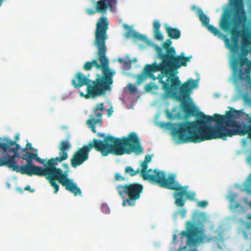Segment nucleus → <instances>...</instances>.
<instances>
[{
    "label": "nucleus",
    "instance_id": "nucleus-52",
    "mask_svg": "<svg viewBox=\"0 0 251 251\" xmlns=\"http://www.w3.org/2000/svg\"><path fill=\"white\" fill-rule=\"evenodd\" d=\"M5 0H0V6H1L2 3Z\"/></svg>",
    "mask_w": 251,
    "mask_h": 251
},
{
    "label": "nucleus",
    "instance_id": "nucleus-47",
    "mask_svg": "<svg viewBox=\"0 0 251 251\" xmlns=\"http://www.w3.org/2000/svg\"><path fill=\"white\" fill-rule=\"evenodd\" d=\"M118 61L120 63H124V60L123 59H122V58H119L118 59Z\"/></svg>",
    "mask_w": 251,
    "mask_h": 251
},
{
    "label": "nucleus",
    "instance_id": "nucleus-40",
    "mask_svg": "<svg viewBox=\"0 0 251 251\" xmlns=\"http://www.w3.org/2000/svg\"><path fill=\"white\" fill-rule=\"evenodd\" d=\"M151 156L148 154L146 155L144 161L148 163L151 161Z\"/></svg>",
    "mask_w": 251,
    "mask_h": 251
},
{
    "label": "nucleus",
    "instance_id": "nucleus-57",
    "mask_svg": "<svg viewBox=\"0 0 251 251\" xmlns=\"http://www.w3.org/2000/svg\"><path fill=\"white\" fill-rule=\"evenodd\" d=\"M247 251H250V250H247Z\"/></svg>",
    "mask_w": 251,
    "mask_h": 251
},
{
    "label": "nucleus",
    "instance_id": "nucleus-13",
    "mask_svg": "<svg viewBox=\"0 0 251 251\" xmlns=\"http://www.w3.org/2000/svg\"><path fill=\"white\" fill-rule=\"evenodd\" d=\"M142 169L140 172L141 176L144 180H147L152 183L157 184L160 187H163L165 184L168 180V178L166 177V174L164 172L159 171L155 169L153 172V174H150L152 170L150 169L147 170L148 167V163L143 161L141 163Z\"/></svg>",
    "mask_w": 251,
    "mask_h": 251
},
{
    "label": "nucleus",
    "instance_id": "nucleus-18",
    "mask_svg": "<svg viewBox=\"0 0 251 251\" xmlns=\"http://www.w3.org/2000/svg\"><path fill=\"white\" fill-rule=\"evenodd\" d=\"M90 119L87 121V124L89 125L92 131L94 133L96 132L95 124L101 123V114L98 113V111H95L94 113L90 115Z\"/></svg>",
    "mask_w": 251,
    "mask_h": 251
},
{
    "label": "nucleus",
    "instance_id": "nucleus-55",
    "mask_svg": "<svg viewBox=\"0 0 251 251\" xmlns=\"http://www.w3.org/2000/svg\"><path fill=\"white\" fill-rule=\"evenodd\" d=\"M173 110H176V108H173Z\"/></svg>",
    "mask_w": 251,
    "mask_h": 251
},
{
    "label": "nucleus",
    "instance_id": "nucleus-53",
    "mask_svg": "<svg viewBox=\"0 0 251 251\" xmlns=\"http://www.w3.org/2000/svg\"><path fill=\"white\" fill-rule=\"evenodd\" d=\"M17 190L20 192H22V189L21 188H17Z\"/></svg>",
    "mask_w": 251,
    "mask_h": 251
},
{
    "label": "nucleus",
    "instance_id": "nucleus-29",
    "mask_svg": "<svg viewBox=\"0 0 251 251\" xmlns=\"http://www.w3.org/2000/svg\"><path fill=\"white\" fill-rule=\"evenodd\" d=\"M245 190L248 193L251 194V174L247 180Z\"/></svg>",
    "mask_w": 251,
    "mask_h": 251
},
{
    "label": "nucleus",
    "instance_id": "nucleus-37",
    "mask_svg": "<svg viewBox=\"0 0 251 251\" xmlns=\"http://www.w3.org/2000/svg\"><path fill=\"white\" fill-rule=\"evenodd\" d=\"M28 150H33V148L32 147V145H31V143H27L26 145L25 148L22 149L21 152L28 151H27Z\"/></svg>",
    "mask_w": 251,
    "mask_h": 251
},
{
    "label": "nucleus",
    "instance_id": "nucleus-54",
    "mask_svg": "<svg viewBox=\"0 0 251 251\" xmlns=\"http://www.w3.org/2000/svg\"><path fill=\"white\" fill-rule=\"evenodd\" d=\"M228 108L229 109V110H235L234 108H231L230 107H228Z\"/></svg>",
    "mask_w": 251,
    "mask_h": 251
},
{
    "label": "nucleus",
    "instance_id": "nucleus-48",
    "mask_svg": "<svg viewBox=\"0 0 251 251\" xmlns=\"http://www.w3.org/2000/svg\"><path fill=\"white\" fill-rule=\"evenodd\" d=\"M19 139V135H16V136H15V141L16 142V141H18Z\"/></svg>",
    "mask_w": 251,
    "mask_h": 251
},
{
    "label": "nucleus",
    "instance_id": "nucleus-27",
    "mask_svg": "<svg viewBox=\"0 0 251 251\" xmlns=\"http://www.w3.org/2000/svg\"><path fill=\"white\" fill-rule=\"evenodd\" d=\"M208 30L211 31L213 34L215 36H218L219 37H221L222 35V33H221L219 29H218L217 27H214L212 25H208L206 26Z\"/></svg>",
    "mask_w": 251,
    "mask_h": 251
},
{
    "label": "nucleus",
    "instance_id": "nucleus-46",
    "mask_svg": "<svg viewBox=\"0 0 251 251\" xmlns=\"http://www.w3.org/2000/svg\"><path fill=\"white\" fill-rule=\"evenodd\" d=\"M247 219L251 221V215L250 214H248L247 216Z\"/></svg>",
    "mask_w": 251,
    "mask_h": 251
},
{
    "label": "nucleus",
    "instance_id": "nucleus-39",
    "mask_svg": "<svg viewBox=\"0 0 251 251\" xmlns=\"http://www.w3.org/2000/svg\"><path fill=\"white\" fill-rule=\"evenodd\" d=\"M101 210L103 212H104L106 214L108 213L109 212V209L106 205H103L101 206Z\"/></svg>",
    "mask_w": 251,
    "mask_h": 251
},
{
    "label": "nucleus",
    "instance_id": "nucleus-42",
    "mask_svg": "<svg viewBox=\"0 0 251 251\" xmlns=\"http://www.w3.org/2000/svg\"><path fill=\"white\" fill-rule=\"evenodd\" d=\"M98 136L100 137H102L103 138V140L102 141L104 140V139L105 137H107V136H105V134L104 133H98ZM107 136H111V135H107Z\"/></svg>",
    "mask_w": 251,
    "mask_h": 251
},
{
    "label": "nucleus",
    "instance_id": "nucleus-1",
    "mask_svg": "<svg viewBox=\"0 0 251 251\" xmlns=\"http://www.w3.org/2000/svg\"><path fill=\"white\" fill-rule=\"evenodd\" d=\"M244 111H226L224 115L205 116L193 122L166 123V129L179 143H198L214 139L226 140L227 137L245 135L251 139V125L243 121Z\"/></svg>",
    "mask_w": 251,
    "mask_h": 251
},
{
    "label": "nucleus",
    "instance_id": "nucleus-8",
    "mask_svg": "<svg viewBox=\"0 0 251 251\" xmlns=\"http://www.w3.org/2000/svg\"><path fill=\"white\" fill-rule=\"evenodd\" d=\"M71 147V145L68 141H62L59 148L60 156L50 158V161L58 178V182L64 187L66 190L73 194L75 196H81L82 192L80 189L75 183L74 182L73 179L69 178L68 171H63L61 169L56 167L58 163L68 158V151L70 150Z\"/></svg>",
    "mask_w": 251,
    "mask_h": 251
},
{
    "label": "nucleus",
    "instance_id": "nucleus-43",
    "mask_svg": "<svg viewBox=\"0 0 251 251\" xmlns=\"http://www.w3.org/2000/svg\"><path fill=\"white\" fill-rule=\"evenodd\" d=\"M24 190H28V191H29L30 192H33L34 191L33 190H31V188H30V187L29 185H27L25 188H24Z\"/></svg>",
    "mask_w": 251,
    "mask_h": 251
},
{
    "label": "nucleus",
    "instance_id": "nucleus-35",
    "mask_svg": "<svg viewBox=\"0 0 251 251\" xmlns=\"http://www.w3.org/2000/svg\"><path fill=\"white\" fill-rule=\"evenodd\" d=\"M153 25L154 31L160 30L161 25L158 21H154L153 24Z\"/></svg>",
    "mask_w": 251,
    "mask_h": 251
},
{
    "label": "nucleus",
    "instance_id": "nucleus-14",
    "mask_svg": "<svg viewBox=\"0 0 251 251\" xmlns=\"http://www.w3.org/2000/svg\"><path fill=\"white\" fill-rule=\"evenodd\" d=\"M186 230L182 231L180 234L181 235V239L184 237L187 238V245L192 246L196 245L198 243L203 242L206 238L204 235H200L201 232L198 226L190 221L186 223Z\"/></svg>",
    "mask_w": 251,
    "mask_h": 251
},
{
    "label": "nucleus",
    "instance_id": "nucleus-10",
    "mask_svg": "<svg viewBox=\"0 0 251 251\" xmlns=\"http://www.w3.org/2000/svg\"><path fill=\"white\" fill-rule=\"evenodd\" d=\"M245 49L242 48V52L244 56H240L239 60L233 59L231 66L233 72V77L236 80H246L247 81L250 82L251 60H249L246 57L249 50Z\"/></svg>",
    "mask_w": 251,
    "mask_h": 251
},
{
    "label": "nucleus",
    "instance_id": "nucleus-38",
    "mask_svg": "<svg viewBox=\"0 0 251 251\" xmlns=\"http://www.w3.org/2000/svg\"><path fill=\"white\" fill-rule=\"evenodd\" d=\"M208 205V202L206 201H199L197 205L202 208H205Z\"/></svg>",
    "mask_w": 251,
    "mask_h": 251
},
{
    "label": "nucleus",
    "instance_id": "nucleus-5",
    "mask_svg": "<svg viewBox=\"0 0 251 251\" xmlns=\"http://www.w3.org/2000/svg\"><path fill=\"white\" fill-rule=\"evenodd\" d=\"M232 7V19H230V11L226 9L220 21V27L224 31L229 32L231 40L225 38L226 46L232 52H235L239 48V40L241 37V46L248 48L251 44V33L245 29L247 19L246 12L242 0H229Z\"/></svg>",
    "mask_w": 251,
    "mask_h": 251
},
{
    "label": "nucleus",
    "instance_id": "nucleus-4",
    "mask_svg": "<svg viewBox=\"0 0 251 251\" xmlns=\"http://www.w3.org/2000/svg\"><path fill=\"white\" fill-rule=\"evenodd\" d=\"M107 19L105 17H101L96 24L95 32V40L93 45L97 49L95 55L97 57L92 61H87L83 65L85 71H90L93 67L100 69L101 71L102 75L94 80V86L91 88L97 89L98 91L105 90L107 87L112 89L113 83V77L116 72L109 68V61L106 57L107 47L106 40L108 39L107 31L108 29ZM91 88L90 86L88 89Z\"/></svg>",
    "mask_w": 251,
    "mask_h": 251
},
{
    "label": "nucleus",
    "instance_id": "nucleus-41",
    "mask_svg": "<svg viewBox=\"0 0 251 251\" xmlns=\"http://www.w3.org/2000/svg\"><path fill=\"white\" fill-rule=\"evenodd\" d=\"M182 111L185 113H188V114H195V113H199V112H200V111Z\"/></svg>",
    "mask_w": 251,
    "mask_h": 251
},
{
    "label": "nucleus",
    "instance_id": "nucleus-12",
    "mask_svg": "<svg viewBox=\"0 0 251 251\" xmlns=\"http://www.w3.org/2000/svg\"><path fill=\"white\" fill-rule=\"evenodd\" d=\"M72 84L75 88H79L83 85L87 86V93L84 94L83 92L80 93V96L82 97H84L86 99L90 98H94L98 96H100L104 95L107 91H110L111 88L107 87L105 90H101L98 91L97 89L94 88L88 89L90 86L92 87L94 86V80L89 79L86 76L84 75L80 72H78L76 74L75 77L72 80Z\"/></svg>",
    "mask_w": 251,
    "mask_h": 251
},
{
    "label": "nucleus",
    "instance_id": "nucleus-7",
    "mask_svg": "<svg viewBox=\"0 0 251 251\" xmlns=\"http://www.w3.org/2000/svg\"><path fill=\"white\" fill-rule=\"evenodd\" d=\"M33 159H24V160H26V164L21 166L18 165L17 162H12V164L10 163V169L13 171L29 176L35 175L39 176H45L51 186L54 189V193L56 194L59 190V185L56 182L58 181V178L50 159L45 161L43 164L44 168L34 165L33 164Z\"/></svg>",
    "mask_w": 251,
    "mask_h": 251
},
{
    "label": "nucleus",
    "instance_id": "nucleus-22",
    "mask_svg": "<svg viewBox=\"0 0 251 251\" xmlns=\"http://www.w3.org/2000/svg\"><path fill=\"white\" fill-rule=\"evenodd\" d=\"M126 36L127 38L133 36L134 38L137 40L143 41H145L147 40V37L145 35L138 33L132 30H130L127 31V32L126 33Z\"/></svg>",
    "mask_w": 251,
    "mask_h": 251
},
{
    "label": "nucleus",
    "instance_id": "nucleus-34",
    "mask_svg": "<svg viewBox=\"0 0 251 251\" xmlns=\"http://www.w3.org/2000/svg\"><path fill=\"white\" fill-rule=\"evenodd\" d=\"M127 88L132 94L135 93L137 91V88L133 84L129 83L127 85Z\"/></svg>",
    "mask_w": 251,
    "mask_h": 251
},
{
    "label": "nucleus",
    "instance_id": "nucleus-26",
    "mask_svg": "<svg viewBox=\"0 0 251 251\" xmlns=\"http://www.w3.org/2000/svg\"><path fill=\"white\" fill-rule=\"evenodd\" d=\"M125 172L129 174L131 176H134L140 172V169L138 168L136 170H134L132 167L127 166L125 168Z\"/></svg>",
    "mask_w": 251,
    "mask_h": 251
},
{
    "label": "nucleus",
    "instance_id": "nucleus-2",
    "mask_svg": "<svg viewBox=\"0 0 251 251\" xmlns=\"http://www.w3.org/2000/svg\"><path fill=\"white\" fill-rule=\"evenodd\" d=\"M159 71L163 75H159L158 78L164 90L165 97L175 98L179 101L181 110H200L190 97L192 89L198 86L197 80L189 78L181 84L178 76H175L156 62L145 66L143 74L137 76V84H140L147 77L155 79L153 73Z\"/></svg>",
    "mask_w": 251,
    "mask_h": 251
},
{
    "label": "nucleus",
    "instance_id": "nucleus-6",
    "mask_svg": "<svg viewBox=\"0 0 251 251\" xmlns=\"http://www.w3.org/2000/svg\"><path fill=\"white\" fill-rule=\"evenodd\" d=\"M172 42L170 39H167L162 44V47L154 46V49L157 57L161 60L158 63L175 76L178 73V70L181 67H186L187 63L190 61L192 56H185L184 52L177 55L174 47L171 46Z\"/></svg>",
    "mask_w": 251,
    "mask_h": 251
},
{
    "label": "nucleus",
    "instance_id": "nucleus-28",
    "mask_svg": "<svg viewBox=\"0 0 251 251\" xmlns=\"http://www.w3.org/2000/svg\"><path fill=\"white\" fill-rule=\"evenodd\" d=\"M207 241H211L214 245H216L218 247L220 248V243L222 241V239L218 237H212L208 238Z\"/></svg>",
    "mask_w": 251,
    "mask_h": 251
},
{
    "label": "nucleus",
    "instance_id": "nucleus-50",
    "mask_svg": "<svg viewBox=\"0 0 251 251\" xmlns=\"http://www.w3.org/2000/svg\"><path fill=\"white\" fill-rule=\"evenodd\" d=\"M176 234H174V235H173V240L174 241L176 240Z\"/></svg>",
    "mask_w": 251,
    "mask_h": 251
},
{
    "label": "nucleus",
    "instance_id": "nucleus-44",
    "mask_svg": "<svg viewBox=\"0 0 251 251\" xmlns=\"http://www.w3.org/2000/svg\"><path fill=\"white\" fill-rule=\"evenodd\" d=\"M114 111H107V115L108 117L110 116Z\"/></svg>",
    "mask_w": 251,
    "mask_h": 251
},
{
    "label": "nucleus",
    "instance_id": "nucleus-15",
    "mask_svg": "<svg viewBox=\"0 0 251 251\" xmlns=\"http://www.w3.org/2000/svg\"><path fill=\"white\" fill-rule=\"evenodd\" d=\"M1 146L2 150V156L4 157L6 161H9L10 163L16 162L15 158H21L22 156H20L18 153L20 146L16 143V141H12L6 138H1ZM11 163L12 164V163Z\"/></svg>",
    "mask_w": 251,
    "mask_h": 251
},
{
    "label": "nucleus",
    "instance_id": "nucleus-19",
    "mask_svg": "<svg viewBox=\"0 0 251 251\" xmlns=\"http://www.w3.org/2000/svg\"><path fill=\"white\" fill-rule=\"evenodd\" d=\"M165 28L168 34V37L173 39H178L181 35L180 31L177 28H173L168 26L167 25H164Z\"/></svg>",
    "mask_w": 251,
    "mask_h": 251
},
{
    "label": "nucleus",
    "instance_id": "nucleus-36",
    "mask_svg": "<svg viewBox=\"0 0 251 251\" xmlns=\"http://www.w3.org/2000/svg\"><path fill=\"white\" fill-rule=\"evenodd\" d=\"M243 99L246 104L248 106H251V97L248 95H245L244 96Z\"/></svg>",
    "mask_w": 251,
    "mask_h": 251
},
{
    "label": "nucleus",
    "instance_id": "nucleus-16",
    "mask_svg": "<svg viewBox=\"0 0 251 251\" xmlns=\"http://www.w3.org/2000/svg\"><path fill=\"white\" fill-rule=\"evenodd\" d=\"M116 0H99L95 5V10L88 8L86 13L89 15H93L96 13L105 14L108 8H112Z\"/></svg>",
    "mask_w": 251,
    "mask_h": 251
},
{
    "label": "nucleus",
    "instance_id": "nucleus-33",
    "mask_svg": "<svg viewBox=\"0 0 251 251\" xmlns=\"http://www.w3.org/2000/svg\"><path fill=\"white\" fill-rule=\"evenodd\" d=\"M174 111H165L167 118L170 120H174L176 118V116L174 115L173 113Z\"/></svg>",
    "mask_w": 251,
    "mask_h": 251
},
{
    "label": "nucleus",
    "instance_id": "nucleus-17",
    "mask_svg": "<svg viewBox=\"0 0 251 251\" xmlns=\"http://www.w3.org/2000/svg\"><path fill=\"white\" fill-rule=\"evenodd\" d=\"M237 196V194L234 193H231L227 196V199L229 202V208L232 211H234L237 209H239V210L240 212H244L245 211V208L236 200Z\"/></svg>",
    "mask_w": 251,
    "mask_h": 251
},
{
    "label": "nucleus",
    "instance_id": "nucleus-11",
    "mask_svg": "<svg viewBox=\"0 0 251 251\" xmlns=\"http://www.w3.org/2000/svg\"><path fill=\"white\" fill-rule=\"evenodd\" d=\"M163 188L176 191L174 194L175 202L176 206L179 207H182L185 204V200L183 198L184 196H186L187 199L193 201L196 196L195 192L187 191V186H181L176 180L175 176L173 175H171L168 177V180Z\"/></svg>",
    "mask_w": 251,
    "mask_h": 251
},
{
    "label": "nucleus",
    "instance_id": "nucleus-32",
    "mask_svg": "<svg viewBox=\"0 0 251 251\" xmlns=\"http://www.w3.org/2000/svg\"><path fill=\"white\" fill-rule=\"evenodd\" d=\"M125 179V177L122 176L120 173H116L115 174V180L117 181H124Z\"/></svg>",
    "mask_w": 251,
    "mask_h": 251
},
{
    "label": "nucleus",
    "instance_id": "nucleus-56",
    "mask_svg": "<svg viewBox=\"0 0 251 251\" xmlns=\"http://www.w3.org/2000/svg\"><path fill=\"white\" fill-rule=\"evenodd\" d=\"M250 247H250V249H251V244L250 245Z\"/></svg>",
    "mask_w": 251,
    "mask_h": 251
},
{
    "label": "nucleus",
    "instance_id": "nucleus-9",
    "mask_svg": "<svg viewBox=\"0 0 251 251\" xmlns=\"http://www.w3.org/2000/svg\"><path fill=\"white\" fill-rule=\"evenodd\" d=\"M116 189L123 200V206H134L143 192L142 184L137 183H128L118 185Z\"/></svg>",
    "mask_w": 251,
    "mask_h": 251
},
{
    "label": "nucleus",
    "instance_id": "nucleus-51",
    "mask_svg": "<svg viewBox=\"0 0 251 251\" xmlns=\"http://www.w3.org/2000/svg\"><path fill=\"white\" fill-rule=\"evenodd\" d=\"M185 212H186V211L185 210H182L181 213H182V215H183L185 213Z\"/></svg>",
    "mask_w": 251,
    "mask_h": 251
},
{
    "label": "nucleus",
    "instance_id": "nucleus-30",
    "mask_svg": "<svg viewBox=\"0 0 251 251\" xmlns=\"http://www.w3.org/2000/svg\"><path fill=\"white\" fill-rule=\"evenodd\" d=\"M157 86L153 83L150 82L146 85L145 90L146 92L151 91L153 89L156 90Z\"/></svg>",
    "mask_w": 251,
    "mask_h": 251
},
{
    "label": "nucleus",
    "instance_id": "nucleus-45",
    "mask_svg": "<svg viewBox=\"0 0 251 251\" xmlns=\"http://www.w3.org/2000/svg\"><path fill=\"white\" fill-rule=\"evenodd\" d=\"M63 166H64V167L65 168H66V169H67V170L68 169V168H69V166H68V164L64 163V164H63Z\"/></svg>",
    "mask_w": 251,
    "mask_h": 251
},
{
    "label": "nucleus",
    "instance_id": "nucleus-20",
    "mask_svg": "<svg viewBox=\"0 0 251 251\" xmlns=\"http://www.w3.org/2000/svg\"><path fill=\"white\" fill-rule=\"evenodd\" d=\"M23 153L21 158L22 159H24L25 158H29V159H34L37 162L41 164H44L45 162V160L43 159H42L38 156V154L37 153H33L29 151H25L21 152Z\"/></svg>",
    "mask_w": 251,
    "mask_h": 251
},
{
    "label": "nucleus",
    "instance_id": "nucleus-31",
    "mask_svg": "<svg viewBox=\"0 0 251 251\" xmlns=\"http://www.w3.org/2000/svg\"><path fill=\"white\" fill-rule=\"evenodd\" d=\"M154 37L158 41H162L163 39V36L160 31V30L154 31Z\"/></svg>",
    "mask_w": 251,
    "mask_h": 251
},
{
    "label": "nucleus",
    "instance_id": "nucleus-24",
    "mask_svg": "<svg viewBox=\"0 0 251 251\" xmlns=\"http://www.w3.org/2000/svg\"><path fill=\"white\" fill-rule=\"evenodd\" d=\"M199 13L200 20L201 22L204 26H206L209 25V18L203 13L201 9H200L199 10Z\"/></svg>",
    "mask_w": 251,
    "mask_h": 251
},
{
    "label": "nucleus",
    "instance_id": "nucleus-25",
    "mask_svg": "<svg viewBox=\"0 0 251 251\" xmlns=\"http://www.w3.org/2000/svg\"><path fill=\"white\" fill-rule=\"evenodd\" d=\"M1 138L0 137V166H6L10 169V163H11L7 161H6V160H4V157L2 156L1 153H2V150L1 146Z\"/></svg>",
    "mask_w": 251,
    "mask_h": 251
},
{
    "label": "nucleus",
    "instance_id": "nucleus-49",
    "mask_svg": "<svg viewBox=\"0 0 251 251\" xmlns=\"http://www.w3.org/2000/svg\"><path fill=\"white\" fill-rule=\"evenodd\" d=\"M248 123L251 124V117H249L248 118Z\"/></svg>",
    "mask_w": 251,
    "mask_h": 251
},
{
    "label": "nucleus",
    "instance_id": "nucleus-21",
    "mask_svg": "<svg viewBox=\"0 0 251 251\" xmlns=\"http://www.w3.org/2000/svg\"><path fill=\"white\" fill-rule=\"evenodd\" d=\"M113 107L110 101H106L104 103L100 102L94 107L93 110H112Z\"/></svg>",
    "mask_w": 251,
    "mask_h": 251
},
{
    "label": "nucleus",
    "instance_id": "nucleus-3",
    "mask_svg": "<svg viewBox=\"0 0 251 251\" xmlns=\"http://www.w3.org/2000/svg\"><path fill=\"white\" fill-rule=\"evenodd\" d=\"M93 149L100 152L101 155L104 156L109 154L122 155L125 153L129 154L131 151L137 154L143 152L140 140L135 132H131L127 137H123L122 139L107 136L103 141H101L94 138L87 145H84L75 152L70 160L72 167L76 168L87 161L89 158V152Z\"/></svg>",
    "mask_w": 251,
    "mask_h": 251
},
{
    "label": "nucleus",
    "instance_id": "nucleus-23",
    "mask_svg": "<svg viewBox=\"0 0 251 251\" xmlns=\"http://www.w3.org/2000/svg\"><path fill=\"white\" fill-rule=\"evenodd\" d=\"M251 227V224L248 223L245 228L243 230L242 233L244 239L246 240L251 241V231L250 228Z\"/></svg>",
    "mask_w": 251,
    "mask_h": 251
}]
</instances>
